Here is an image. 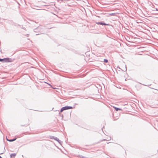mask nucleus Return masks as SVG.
I'll return each instance as SVG.
<instances>
[{
	"label": "nucleus",
	"instance_id": "nucleus-1",
	"mask_svg": "<svg viewBox=\"0 0 158 158\" xmlns=\"http://www.w3.org/2000/svg\"><path fill=\"white\" fill-rule=\"evenodd\" d=\"M4 61L5 62H11L13 61V60L9 58H6L3 59H0V61Z\"/></svg>",
	"mask_w": 158,
	"mask_h": 158
},
{
	"label": "nucleus",
	"instance_id": "nucleus-2",
	"mask_svg": "<svg viewBox=\"0 0 158 158\" xmlns=\"http://www.w3.org/2000/svg\"><path fill=\"white\" fill-rule=\"evenodd\" d=\"M72 108V106H66L64 107H63L61 108L60 110V112H62L64 110H68L69 109H71Z\"/></svg>",
	"mask_w": 158,
	"mask_h": 158
},
{
	"label": "nucleus",
	"instance_id": "nucleus-3",
	"mask_svg": "<svg viewBox=\"0 0 158 158\" xmlns=\"http://www.w3.org/2000/svg\"><path fill=\"white\" fill-rule=\"evenodd\" d=\"M97 23V24H100V25H107V26L109 25V24H106V23H103V22H98V23Z\"/></svg>",
	"mask_w": 158,
	"mask_h": 158
},
{
	"label": "nucleus",
	"instance_id": "nucleus-4",
	"mask_svg": "<svg viewBox=\"0 0 158 158\" xmlns=\"http://www.w3.org/2000/svg\"><path fill=\"white\" fill-rule=\"evenodd\" d=\"M16 156V154L15 153H12L10 155V158H15Z\"/></svg>",
	"mask_w": 158,
	"mask_h": 158
},
{
	"label": "nucleus",
	"instance_id": "nucleus-5",
	"mask_svg": "<svg viewBox=\"0 0 158 158\" xmlns=\"http://www.w3.org/2000/svg\"><path fill=\"white\" fill-rule=\"evenodd\" d=\"M114 109H115V110L116 111H118V110H121V109L119 108H117V107H114Z\"/></svg>",
	"mask_w": 158,
	"mask_h": 158
},
{
	"label": "nucleus",
	"instance_id": "nucleus-6",
	"mask_svg": "<svg viewBox=\"0 0 158 158\" xmlns=\"http://www.w3.org/2000/svg\"><path fill=\"white\" fill-rule=\"evenodd\" d=\"M7 139L8 141H9V142H12V141H15L16 139H10V140H8V139Z\"/></svg>",
	"mask_w": 158,
	"mask_h": 158
},
{
	"label": "nucleus",
	"instance_id": "nucleus-7",
	"mask_svg": "<svg viewBox=\"0 0 158 158\" xmlns=\"http://www.w3.org/2000/svg\"><path fill=\"white\" fill-rule=\"evenodd\" d=\"M53 139L55 140H56V141H57L58 142H59V141H60V140H59V139L57 138V137H55V138H53Z\"/></svg>",
	"mask_w": 158,
	"mask_h": 158
},
{
	"label": "nucleus",
	"instance_id": "nucleus-8",
	"mask_svg": "<svg viewBox=\"0 0 158 158\" xmlns=\"http://www.w3.org/2000/svg\"><path fill=\"white\" fill-rule=\"evenodd\" d=\"M104 61L105 62L107 63L108 62V60L107 59H104Z\"/></svg>",
	"mask_w": 158,
	"mask_h": 158
},
{
	"label": "nucleus",
	"instance_id": "nucleus-9",
	"mask_svg": "<svg viewBox=\"0 0 158 158\" xmlns=\"http://www.w3.org/2000/svg\"><path fill=\"white\" fill-rule=\"evenodd\" d=\"M156 10H158L157 9H156Z\"/></svg>",
	"mask_w": 158,
	"mask_h": 158
},
{
	"label": "nucleus",
	"instance_id": "nucleus-10",
	"mask_svg": "<svg viewBox=\"0 0 158 158\" xmlns=\"http://www.w3.org/2000/svg\"><path fill=\"white\" fill-rule=\"evenodd\" d=\"M0 158H2L0 156Z\"/></svg>",
	"mask_w": 158,
	"mask_h": 158
}]
</instances>
